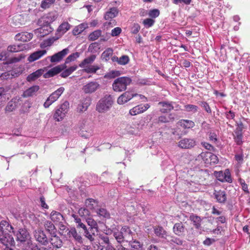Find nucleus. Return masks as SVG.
<instances>
[{
	"instance_id": "f257e3e1",
	"label": "nucleus",
	"mask_w": 250,
	"mask_h": 250,
	"mask_svg": "<svg viewBox=\"0 0 250 250\" xmlns=\"http://www.w3.org/2000/svg\"><path fill=\"white\" fill-rule=\"evenodd\" d=\"M14 229L13 227L6 221L2 220L0 223V242L3 245L14 246L15 241L9 234Z\"/></svg>"
},
{
	"instance_id": "f03ea898",
	"label": "nucleus",
	"mask_w": 250,
	"mask_h": 250,
	"mask_svg": "<svg viewBox=\"0 0 250 250\" xmlns=\"http://www.w3.org/2000/svg\"><path fill=\"white\" fill-rule=\"evenodd\" d=\"M132 82V80L128 77H121L116 79L112 83L113 90L115 92H122L126 89L127 86Z\"/></svg>"
},
{
	"instance_id": "7ed1b4c3",
	"label": "nucleus",
	"mask_w": 250,
	"mask_h": 250,
	"mask_svg": "<svg viewBox=\"0 0 250 250\" xmlns=\"http://www.w3.org/2000/svg\"><path fill=\"white\" fill-rule=\"evenodd\" d=\"M53 20H49L48 16L42 18L38 21L39 24L42 26L38 30L39 32L44 36L52 32L53 29L51 27L50 23L53 21Z\"/></svg>"
},
{
	"instance_id": "20e7f679",
	"label": "nucleus",
	"mask_w": 250,
	"mask_h": 250,
	"mask_svg": "<svg viewBox=\"0 0 250 250\" xmlns=\"http://www.w3.org/2000/svg\"><path fill=\"white\" fill-rule=\"evenodd\" d=\"M113 104L112 97L109 95H106L98 102L96 109H109L111 107Z\"/></svg>"
},
{
	"instance_id": "39448f33",
	"label": "nucleus",
	"mask_w": 250,
	"mask_h": 250,
	"mask_svg": "<svg viewBox=\"0 0 250 250\" xmlns=\"http://www.w3.org/2000/svg\"><path fill=\"white\" fill-rule=\"evenodd\" d=\"M200 156L204 161L207 166L217 164L219 161L218 157L216 155L210 152H202L200 154Z\"/></svg>"
},
{
	"instance_id": "423d86ee",
	"label": "nucleus",
	"mask_w": 250,
	"mask_h": 250,
	"mask_svg": "<svg viewBox=\"0 0 250 250\" xmlns=\"http://www.w3.org/2000/svg\"><path fill=\"white\" fill-rule=\"evenodd\" d=\"M64 90V87H61L53 92L44 103V107L45 108H48L51 104H52L59 98V97L62 94Z\"/></svg>"
},
{
	"instance_id": "0eeeda50",
	"label": "nucleus",
	"mask_w": 250,
	"mask_h": 250,
	"mask_svg": "<svg viewBox=\"0 0 250 250\" xmlns=\"http://www.w3.org/2000/svg\"><path fill=\"white\" fill-rule=\"evenodd\" d=\"M11 231L14 233L16 240L20 242H24L30 237L29 232L25 229H19L16 231L13 229Z\"/></svg>"
},
{
	"instance_id": "6e6552de",
	"label": "nucleus",
	"mask_w": 250,
	"mask_h": 250,
	"mask_svg": "<svg viewBox=\"0 0 250 250\" xmlns=\"http://www.w3.org/2000/svg\"><path fill=\"white\" fill-rule=\"evenodd\" d=\"M214 175L217 180L220 182H227L229 183L232 182L230 172L228 169H226L224 172L222 171H215Z\"/></svg>"
},
{
	"instance_id": "1a4fd4ad",
	"label": "nucleus",
	"mask_w": 250,
	"mask_h": 250,
	"mask_svg": "<svg viewBox=\"0 0 250 250\" xmlns=\"http://www.w3.org/2000/svg\"><path fill=\"white\" fill-rule=\"evenodd\" d=\"M67 67L65 64L58 65L48 70L45 73L43 74L44 78H50L53 77L56 75L60 73L63 69Z\"/></svg>"
},
{
	"instance_id": "9d476101",
	"label": "nucleus",
	"mask_w": 250,
	"mask_h": 250,
	"mask_svg": "<svg viewBox=\"0 0 250 250\" xmlns=\"http://www.w3.org/2000/svg\"><path fill=\"white\" fill-rule=\"evenodd\" d=\"M196 145V142L194 139L184 138L179 141L178 146L183 149H190Z\"/></svg>"
},
{
	"instance_id": "9b49d317",
	"label": "nucleus",
	"mask_w": 250,
	"mask_h": 250,
	"mask_svg": "<svg viewBox=\"0 0 250 250\" xmlns=\"http://www.w3.org/2000/svg\"><path fill=\"white\" fill-rule=\"evenodd\" d=\"M100 84L96 81H91L83 86L82 90L85 94H91L95 92L99 87Z\"/></svg>"
},
{
	"instance_id": "f8f14e48",
	"label": "nucleus",
	"mask_w": 250,
	"mask_h": 250,
	"mask_svg": "<svg viewBox=\"0 0 250 250\" xmlns=\"http://www.w3.org/2000/svg\"><path fill=\"white\" fill-rule=\"evenodd\" d=\"M244 128L243 124L242 123L237 124V127L234 130V139L235 142L238 145H240L243 143V132Z\"/></svg>"
},
{
	"instance_id": "ddd939ff",
	"label": "nucleus",
	"mask_w": 250,
	"mask_h": 250,
	"mask_svg": "<svg viewBox=\"0 0 250 250\" xmlns=\"http://www.w3.org/2000/svg\"><path fill=\"white\" fill-rule=\"evenodd\" d=\"M34 236L36 240L42 245H46L48 243V240L44 231L41 229L35 230Z\"/></svg>"
},
{
	"instance_id": "4468645a",
	"label": "nucleus",
	"mask_w": 250,
	"mask_h": 250,
	"mask_svg": "<svg viewBox=\"0 0 250 250\" xmlns=\"http://www.w3.org/2000/svg\"><path fill=\"white\" fill-rule=\"evenodd\" d=\"M138 96L137 93H133L131 91H125L121 96L119 97L117 99V103L119 104H123L128 101L130 100L134 97Z\"/></svg>"
},
{
	"instance_id": "2eb2a0df",
	"label": "nucleus",
	"mask_w": 250,
	"mask_h": 250,
	"mask_svg": "<svg viewBox=\"0 0 250 250\" xmlns=\"http://www.w3.org/2000/svg\"><path fill=\"white\" fill-rule=\"evenodd\" d=\"M69 52L68 48H65L50 57V61L51 62H60Z\"/></svg>"
},
{
	"instance_id": "dca6fc26",
	"label": "nucleus",
	"mask_w": 250,
	"mask_h": 250,
	"mask_svg": "<svg viewBox=\"0 0 250 250\" xmlns=\"http://www.w3.org/2000/svg\"><path fill=\"white\" fill-rule=\"evenodd\" d=\"M213 195L218 203L225 204L226 202L227 196L225 190H214Z\"/></svg>"
},
{
	"instance_id": "f3484780",
	"label": "nucleus",
	"mask_w": 250,
	"mask_h": 250,
	"mask_svg": "<svg viewBox=\"0 0 250 250\" xmlns=\"http://www.w3.org/2000/svg\"><path fill=\"white\" fill-rule=\"evenodd\" d=\"M111 60L114 65L117 63L121 65L127 64L130 60L129 57L126 55H123L119 58L116 56H113L111 57Z\"/></svg>"
},
{
	"instance_id": "a211bd4d",
	"label": "nucleus",
	"mask_w": 250,
	"mask_h": 250,
	"mask_svg": "<svg viewBox=\"0 0 250 250\" xmlns=\"http://www.w3.org/2000/svg\"><path fill=\"white\" fill-rule=\"evenodd\" d=\"M27 44L25 43L14 44L9 45L7 47V51L10 52L15 53L25 50L27 48Z\"/></svg>"
},
{
	"instance_id": "6ab92c4d",
	"label": "nucleus",
	"mask_w": 250,
	"mask_h": 250,
	"mask_svg": "<svg viewBox=\"0 0 250 250\" xmlns=\"http://www.w3.org/2000/svg\"><path fill=\"white\" fill-rule=\"evenodd\" d=\"M46 51L44 49L38 50L31 53L28 57V61L29 62H33L42 57L46 53Z\"/></svg>"
},
{
	"instance_id": "aec40b11",
	"label": "nucleus",
	"mask_w": 250,
	"mask_h": 250,
	"mask_svg": "<svg viewBox=\"0 0 250 250\" xmlns=\"http://www.w3.org/2000/svg\"><path fill=\"white\" fill-rule=\"evenodd\" d=\"M186 229L182 222L175 223L173 227V231L175 234L179 236L185 234Z\"/></svg>"
},
{
	"instance_id": "412c9836",
	"label": "nucleus",
	"mask_w": 250,
	"mask_h": 250,
	"mask_svg": "<svg viewBox=\"0 0 250 250\" xmlns=\"http://www.w3.org/2000/svg\"><path fill=\"white\" fill-rule=\"evenodd\" d=\"M50 219L56 224L62 223L64 220V218L62 214L54 210L52 211L50 214Z\"/></svg>"
},
{
	"instance_id": "4be33fe9",
	"label": "nucleus",
	"mask_w": 250,
	"mask_h": 250,
	"mask_svg": "<svg viewBox=\"0 0 250 250\" xmlns=\"http://www.w3.org/2000/svg\"><path fill=\"white\" fill-rule=\"evenodd\" d=\"M33 37V34L27 32H21L17 34L15 37L16 41H20L23 42H27Z\"/></svg>"
},
{
	"instance_id": "5701e85b",
	"label": "nucleus",
	"mask_w": 250,
	"mask_h": 250,
	"mask_svg": "<svg viewBox=\"0 0 250 250\" xmlns=\"http://www.w3.org/2000/svg\"><path fill=\"white\" fill-rule=\"evenodd\" d=\"M176 116L174 114L167 112H164L163 114L159 117V121L162 123H167L172 121Z\"/></svg>"
},
{
	"instance_id": "b1692460",
	"label": "nucleus",
	"mask_w": 250,
	"mask_h": 250,
	"mask_svg": "<svg viewBox=\"0 0 250 250\" xmlns=\"http://www.w3.org/2000/svg\"><path fill=\"white\" fill-rule=\"evenodd\" d=\"M84 236L87 238L90 241L94 240V235L95 233L98 232V227L94 229L93 227H89L88 229H87L86 227L83 230Z\"/></svg>"
},
{
	"instance_id": "393cba45",
	"label": "nucleus",
	"mask_w": 250,
	"mask_h": 250,
	"mask_svg": "<svg viewBox=\"0 0 250 250\" xmlns=\"http://www.w3.org/2000/svg\"><path fill=\"white\" fill-rule=\"evenodd\" d=\"M19 76V73L17 72L15 70H12L11 71H8L2 73L0 75V78L1 80H8L17 77Z\"/></svg>"
},
{
	"instance_id": "a878e982",
	"label": "nucleus",
	"mask_w": 250,
	"mask_h": 250,
	"mask_svg": "<svg viewBox=\"0 0 250 250\" xmlns=\"http://www.w3.org/2000/svg\"><path fill=\"white\" fill-rule=\"evenodd\" d=\"M68 234L67 237H72L75 241L79 243H82V238L81 236L78 234L75 228H70V231H68Z\"/></svg>"
},
{
	"instance_id": "bb28decb",
	"label": "nucleus",
	"mask_w": 250,
	"mask_h": 250,
	"mask_svg": "<svg viewBox=\"0 0 250 250\" xmlns=\"http://www.w3.org/2000/svg\"><path fill=\"white\" fill-rule=\"evenodd\" d=\"M93 132V130L92 128H89L87 126L85 125L84 127H82L80 129L79 133L82 137L88 138L92 136Z\"/></svg>"
},
{
	"instance_id": "cd10ccee",
	"label": "nucleus",
	"mask_w": 250,
	"mask_h": 250,
	"mask_svg": "<svg viewBox=\"0 0 250 250\" xmlns=\"http://www.w3.org/2000/svg\"><path fill=\"white\" fill-rule=\"evenodd\" d=\"M40 87L38 85H33L25 90L23 93L24 97H28L36 95V92L39 90Z\"/></svg>"
},
{
	"instance_id": "c85d7f7f",
	"label": "nucleus",
	"mask_w": 250,
	"mask_h": 250,
	"mask_svg": "<svg viewBox=\"0 0 250 250\" xmlns=\"http://www.w3.org/2000/svg\"><path fill=\"white\" fill-rule=\"evenodd\" d=\"M50 239V243L55 248H59L62 246V241L59 237L57 236L56 233L51 234Z\"/></svg>"
},
{
	"instance_id": "c756f323",
	"label": "nucleus",
	"mask_w": 250,
	"mask_h": 250,
	"mask_svg": "<svg viewBox=\"0 0 250 250\" xmlns=\"http://www.w3.org/2000/svg\"><path fill=\"white\" fill-rule=\"evenodd\" d=\"M95 55H91L89 57L85 58L80 64L79 67L84 68L87 66L92 63L96 59Z\"/></svg>"
},
{
	"instance_id": "7c9ffc66",
	"label": "nucleus",
	"mask_w": 250,
	"mask_h": 250,
	"mask_svg": "<svg viewBox=\"0 0 250 250\" xmlns=\"http://www.w3.org/2000/svg\"><path fill=\"white\" fill-rule=\"evenodd\" d=\"M78 68L76 65L70 66V67L63 69L60 74V76L62 78H65L70 75L74 71H75Z\"/></svg>"
},
{
	"instance_id": "2f4dec72",
	"label": "nucleus",
	"mask_w": 250,
	"mask_h": 250,
	"mask_svg": "<svg viewBox=\"0 0 250 250\" xmlns=\"http://www.w3.org/2000/svg\"><path fill=\"white\" fill-rule=\"evenodd\" d=\"M118 14V10L115 7H112L107 11L104 15V19L109 20L116 17Z\"/></svg>"
},
{
	"instance_id": "473e14b6",
	"label": "nucleus",
	"mask_w": 250,
	"mask_h": 250,
	"mask_svg": "<svg viewBox=\"0 0 250 250\" xmlns=\"http://www.w3.org/2000/svg\"><path fill=\"white\" fill-rule=\"evenodd\" d=\"M42 74V69H38L36 71L31 73L29 74L26 78V80L28 82H32L34 81L39 77H40Z\"/></svg>"
},
{
	"instance_id": "72a5a7b5",
	"label": "nucleus",
	"mask_w": 250,
	"mask_h": 250,
	"mask_svg": "<svg viewBox=\"0 0 250 250\" xmlns=\"http://www.w3.org/2000/svg\"><path fill=\"white\" fill-rule=\"evenodd\" d=\"M177 124L185 129L192 128L195 125L193 122L188 120H181L178 122Z\"/></svg>"
},
{
	"instance_id": "f704fd0d",
	"label": "nucleus",
	"mask_w": 250,
	"mask_h": 250,
	"mask_svg": "<svg viewBox=\"0 0 250 250\" xmlns=\"http://www.w3.org/2000/svg\"><path fill=\"white\" fill-rule=\"evenodd\" d=\"M154 231L155 235L161 238H165L167 236V231L161 226L155 227Z\"/></svg>"
},
{
	"instance_id": "c9c22d12",
	"label": "nucleus",
	"mask_w": 250,
	"mask_h": 250,
	"mask_svg": "<svg viewBox=\"0 0 250 250\" xmlns=\"http://www.w3.org/2000/svg\"><path fill=\"white\" fill-rule=\"evenodd\" d=\"M44 227L46 230L51 234H55L57 233V229L53 224L49 221H47L44 223Z\"/></svg>"
},
{
	"instance_id": "e433bc0d",
	"label": "nucleus",
	"mask_w": 250,
	"mask_h": 250,
	"mask_svg": "<svg viewBox=\"0 0 250 250\" xmlns=\"http://www.w3.org/2000/svg\"><path fill=\"white\" fill-rule=\"evenodd\" d=\"M121 74V71L119 70H113L109 71L108 72L106 73L104 77V79L111 80L114 79L117 77H119Z\"/></svg>"
},
{
	"instance_id": "4c0bfd02",
	"label": "nucleus",
	"mask_w": 250,
	"mask_h": 250,
	"mask_svg": "<svg viewBox=\"0 0 250 250\" xmlns=\"http://www.w3.org/2000/svg\"><path fill=\"white\" fill-rule=\"evenodd\" d=\"M190 220L193 222L195 228L197 229H199L201 228V223L202 219L200 217L192 214L189 217Z\"/></svg>"
},
{
	"instance_id": "58836bf2",
	"label": "nucleus",
	"mask_w": 250,
	"mask_h": 250,
	"mask_svg": "<svg viewBox=\"0 0 250 250\" xmlns=\"http://www.w3.org/2000/svg\"><path fill=\"white\" fill-rule=\"evenodd\" d=\"M86 207L90 209H95L98 206V202L97 200L92 198L87 199L85 201Z\"/></svg>"
},
{
	"instance_id": "ea45409f",
	"label": "nucleus",
	"mask_w": 250,
	"mask_h": 250,
	"mask_svg": "<svg viewBox=\"0 0 250 250\" xmlns=\"http://www.w3.org/2000/svg\"><path fill=\"white\" fill-rule=\"evenodd\" d=\"M113 51V50L111 48H108L105 49L102 54V59L105 62L108 61L110 59V57H111V58L112 57Z\"/></svg>"
},
{
	"instance_id": "a19ab883",
	"label": "nucleus",
	"mask_w": 250,
	"mask_h": 250,
	"mask_svg": "<svg viewBox=\"0 0 250 250\" xmlns=\"http://www.w3.org/2000/svg\"><path fill=\"white\" fill-rule=\"evenodd\" d=\"M122 232L115 229L113 231V235L119 244H121L125 241V236L123 235Z\"/></svg>"
},
{
	"instance_id": "79ce46f5",
	"label": "nucleus",
	"mask_w": 250,
	"mask_h": 250,
	"mask_svg": "<svg viewBox=\"0 0 250 250\" xmlns=\"http://www.w3.org/2000/svg\"><path fill=\"white\" fill-rule=\"evenodd\" d=\"M100 67L98 65H90L87 66L85 68H83V71L88 74L96 73L97 71L99 70Z\"/></svg>"
},
{
	"instance_id": "37998d69",
	"label": "nucleus",
	"mask_w": 250,
	"mask_h": 250,
	"mask_svg": "<svg viewBox=\"0 0 250 250\" xmlns=\"http://www.w3.org/2000/svg\"><path fill=\"white\" fill-rule=\"evenodd\" d=\"M66 114L65 110H56L54 114V119L57 122L62 121Z\"/></svg>"
},
{
	"instance_id": "c03bdc74",
	"label": "nucleus",
	"mask_w": 250,
	"mask_h": 250,
	"mask_svg": "<svg viewBox=\"0 0 250 250\" xmlns=\"http://www.w3.org/2000/svg\"><path fill=\"white\" fill-rule=\"evenodd\" d=\"M102 30L98 29L90 33L88 36V39L90 41H94L97 40L102 35Z\"/></svg>"
},
{
	"instance_id": "a18cd8bd",
	"label": "nucleus",
	"mask_w": 250,
	"mask_h": 250,
	"mask_svg": "<svg viewBox=\"0 0 250 250\" xmlns=\"http://www.w3.org/2000/svg\"><path fill=\"white\" fill-rule=\"evenodd\" d=\"M87 27V24L81 23L78 26L75 27L73 30V33L74 35H78L83 32Z\"/></svg>"
},
{
	"instance_id": "49530a36",
	"label": "nucleus",
	"mask_w": 250,
	"mask_h": 250,
	"mask_svg": "<svg viewBox=\"0 0 250 250\" xmlns=\"http://www.w3.org/2000/svg\"><path fill=\"white\" fill-rule=\"evenodd\" d=\"M129 245L133 250H141L143 245L137 240L129 241Z\"/></svg>"
},
{
	"instance_id": "de8ad7c7",
	"label": "nucleus",
	"mask_w": 250,
	"mask_h": 250,
	"mask_svg": "<svg viewBox=\"0 0 250 250\" xmlns=\"http://www.w3.org/2000/svg\"><path fill=\"white\" fill-rule=\"evenodd\" d=\"M80 53L76 52L73 53L70 55H69L65 61L64 63L63 64H65L70 63L71 62L74 61L76 59L80 57Z\"/></svg>"
},
{
	"instance_id": "09e8293b",
	"label": "nucleus",
	"mask_w": 250,
	"mask_h": 250,
	"mask_svg": "<svg viewBox=\"0 0 250 250\" xmlns=\"http://www.w3.org/2000/svg\"><path fill=\"white\" fill-rule=\"evenodd\" d=\"M238 182L240 184L242 190L244 191V193L249 195L250 194V190L248 188V185L246 183L245 180L242 178H239L238 179Z\"/></svg>"
},
{
	"instance_id": "8fccbe9b",
	"label": "nucleus",
	"mask_w": 250,
	"mask_h": 250,
	"mask_svg": "<svg viewBox=\"0 0 250 250\" xmlns=\"http://www.w3.org/2000/svg\"><path fill=\"white\" fill-rule=\"evenodd\" d=\"M55 1L56 0H42L40 6L43 9L49 8L55 3Z\"/></svg>"
},
{
	"instance_id": "3c124183",
	"label": "nucleus",
	"mask_w": 250,
	"mask_h": 250,
	"mask_svg": "<svg viewBox=\"0 0 250 250\" xmlns=\"http://www.w3.org/2000/svg\"><path fill=\"white\" fill-rule=\"evenodd\" d=\"M72 216L74 218V221L77 224V227L82 228L84 230L86 228V226L82 222L81 219L76 214H72Z\"/></svg>"
},
{
	"instance_id": "603ef678",
	"label": "nucleus",
	"mask_w": 250,
	"mask_h": 250,
	"mask_svg": "<svg viewBox=\"0 0 250 250\" xmlns=\"http://www.w3.org/2000/svg\"><path fill=\"white\" fill-rule=\"evenodd\" d=\"M158 104L164 108L163 109H173L174 108L172 102L163 101L159 102Z\"/></svg>"
},
{
	"instance_id": "864d4df0",
	"label": "nucleus",
	"mask_w": 250,
	"mask_h": 250,
	"mask_svg": "<svg viewBox=\"0 0 250 250\" xmlns=\"http://www.w3.org/2000/svg\"><path fill=\"white\" fill-rule=\"evenodd\" d=\"M60 225V233L67 237L68 234V231H70V229L67 228L65 225H63L62 223L59 224Z\"/></svg>"
},
{
	"instance_id": "5fc2aeb1",
	"label": "nucleus",
	"mask_w": 250,
	"mask_h": 250,
	"mask_svg": "<svg viewBox=\"0 0 250 250\" xmlns=\"http://www.w3.org/2000/svg\"><path fill=\"white\" fill-rule=\"evenodd\" d=\"M99 43L98 42H93L89 45L88 50L91 53L96 52L99 49Z\"/></svg>"
},
{
	"instance_id": "6e6d98bb",
	"label": "nucleus",
	"mask_w": 250,
	"mask_h": 250,
	"mask_svg": "<svg viewBox=\"0 0 250 250\" xmlns=\"http://www.w3.org/2000/svg\"><path fill=\"white\" fill-rule=\"evenodd\" d=\"M91 104V99L89 97H87L83 99L82 101V107L83 109H87Z\"/></svg>"
},
{
	"instance_id": "4d7b16f0",
	"label": "nucleus",
	"mask_w": 250,
	"mask_h": 250,
	"mask_svg": "<svg viewBox=\"0 0 250 250\" xmlns=\"http://www.w3.org/2000/svg\"><path fill=\"white\" fill-rule=\"evenodd\" d=\"M78 213L81 217L86 218L89 215L90 213L88 209L81 208L79 209Z\"/></svg>"
},
{
	"instance_id": "13d9d810",
	"label": "nucleus",
	"mask_w": 250,
	"mask_h": 250,
	"mask_svg": "<svg viewBox=\"0 0 250 250\" xmlns=\"http://www.w3.org/2000/svg\"><path fill=\"white\" fill-rule=\"evenodd\" d=\"M96 212L99 216L104 218H108L109 217V213L107 212L106 209L104 208H100L98 209Z\"/></svg>"
},
{
	"instance_id": "bf43d9fd",
	"label": "nucleus",
	"mask_w": 250,
	"mask_h": 250,
	"mask_svg": "<svg viewBox=\"0 0 250 250\" xmlns=\"http://www.w3.org/2000/svg\"><path fill=\"white\" fill-rule=\"evenodd\" d=\"M208 136L209 140L213 143H216L218 141L217 135L215 132L210 131L207 134Z\"/></svg>"
},
{
	"instance_id": "052dcab7",
	"label": "nucleus",
	"mask_w": 250,
	"mask_h": 250,
	"mask_svg": "<svg viewBox=\"0 0 250 250\" xmlns=\"http://www.w3.org/2000/svg\"><path fill=\"white\" fill-rule=\"evenodd\" d=\"M69 28L70 24L68 22H63L59 26L58 30L62 33H65L68 31Z\"/></svg>"
},
{
	"instance_id": "680f3d73",
	"label": "nucleus",
	"mask_w": 250,
	"mask_h": 250,
	"mask_svg": "<svg viewBox=\"0 0 250 250\" xmlns=\"http://www.w3.org/2000/svg\"><path fill=\"white\" fill-rule=\"evenodd\" d=\"M155 21L151 18H147L145 19L143 23L146 28H149L153 25Z\"/></svg>"
},
{
	"instance_id": "e2e57ef3",
	"label": "nucleus",
	"mask_w": 250,
	"mask_h": 250,
	"mask_svg": "<svg viewBox=\"0 0 250 250\" xmlns=\"http://www.w3.org/2000/svg\"><path fill=\"white\" fill-rule=\"evenodd\" d=\"M160 15V11L157 9H153L149 10L148 15L152 18H156Z\"/></svg>"
},
{
	"instance_id": "0e129e2a",
	"label": "nucleus",
	"mask_w": 250,
	"mask_h": 250,
	"mask_svg": "<svg viewBox=\"0 0 250 250\" xmlns=\"http://www.w3.org/2000/svg\"><path fill=\"white\" fill-rule=\"evenodd\" d=\"M86 220L87 224L90 226V227H93L94 229L98 227L96 221H95L93 219L88 217Z\"/></svg>"
},
{
	"instance_id": "69168bd1",
	"label": "nucleus",
	"mask_w": 250,
	"mask_h": 250,
	"mask_svg": "<svg viewBox=\"0 0 250 250\" xmlns=\"http://www.w3.org/2000/svg\"><path fill=\"white\" fill-rule=\"evenodd\" d=\"M137 83L141 85H149L151 81L148 79H140L138 80Z\"/></svg>"
},
{
	"instance_id": "338daca9",
	"label": "nucleus",
	"mask_w": 250,
	"mask_h": 250,
	"mask_svg": "<svg viewBox=\"0 0 250 250\" xmlns=\"http://www.w3.org/2000/svg\"><path fill=\"white\" fill-rule=\"evenodd\" d=\"M122 32V29L119 27L114 28L111 30V35L112 37L119 36Z\"/></svg>"
},
{
	"instance_id": "774afa93",
	"label": "nucleus",
	"mask_w": 250,
	"mask_h": 250,
	"mask_svg": "<svg viewBox=\"0 0 250 250\" xmlns=\"http://www.w3.org/2000/svg\"><path fill=\"white\" fill-rule=\"evenodd\" d=\"M169 242L171 244L174 243L178 245H182L183 242L180 238L171 237V239L169 240Z\"/></svg>"
}]
</instances>
